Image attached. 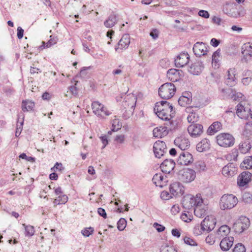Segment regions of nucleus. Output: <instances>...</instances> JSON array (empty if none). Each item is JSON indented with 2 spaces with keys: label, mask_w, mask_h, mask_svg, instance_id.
<instances>
[{
  "label": "nucleus",
  "mask_w": 252,
  "mask_h": 252,
  "mask_svg": "<svg viewBox=\"0 0 252 252\" xmlns=\"http://www.w3.org/2000/svg\"><path fill=\"white\" fill-rule=\"evenodd\" d=\"M98 214L101 217H102L104 219L107 218V214L105 212V210L102 208H98L97 209Z\"/></svg>",
  "instance_id": "0e129e2a"
},
{
  "label": "nucleus",
  "mask_w": 252,
  "mask_h": 252,
  "mask_svg": "<svg viewBox=\"0 0 252 252\" xmlns=\"http://www.w3.org/2000/svg\"><path fill=\"white\" fill-rule=\"evenodd\" d=\"M92 108L93 113L97 117L104 118L105 116H109L111 113L103 104L99 101H94L92 103Z\"/></svg>",
  "instance_id": "423d86ee"
},
{
  "label": "nucleus",
  "mask_w": 252,
  "mask_h": 252,
  "mask_svg": "<svg viewBox=\"0 0 252 252\" xmlns=\"http://www.w3.org/2000/svg\"><path fill=\"white\" fill-rule=\"evenodd\" d=\"M243 95L241 93H236L233 90H231V95L230 98L233 100H239L242 99Z\"/></svg>",
  "instance_id": "09e8293b"
},
{
  "label": "nucleus",
  "mask_w": 252,
  "mask_h": 252,
  "mask_svg": "<svg viewBox=\"0 0 252 252\" xmlns=\"http://www.w3.org/2000/svg\"><path fill=\"white\" fill-rule=\"evenodd\" d=\"M115 140L119 143H123L125 140V136L123 134L117 135Z\"/></svg>",
  "instance_id": "774afa93"
},
{
  "label": "nucleus",
  "mask_w": 252,
  "mask_h": 252,
  "mask_svg": "<svg viewBox=\"0 0 252 252\" xmlns=\"http://www.w3.org/2000/svg\"><path fill=\"white\" fill-rule=\"evenodd\" d=\"M130 42V38L129 35L128 34L123 35L119 41L117 46L115 47V51L118 53L122 52L123 50H125L128 48Z\"/></svg>",
  "instance_id": "4468645a"
},
{
  "label": "nucleus",
  "mask_w": 252,
  "mask_h": 252,
  "mask_svg": "<svg viewBox=\"0 0 252 252\" xmlns=\"http://www.w3.org/2000/svg\"><path fill=\"white\" fill-rule=\"evenodd\" d=\"M189 56L187 53L179 54L175 60V64L177 67H183L189 62Z\"/></svg>",
  "instance_id": "a211bd4d"
},
{
  "label": "nucleus",
  "mask_w": 252,
  "mask_h": 252,
  "mask_svg": "<svg viewBox=\"0 0 252 252\" xmlns=\"http://www.w3.org/2000/svg\"><path fill=\"white\" fill-rule=\"evenodd\" d=\"M168 133L167 127L165 126L157 127L153 131L154 136L157 138H162L167 135Z\"/></svg>",
  "instance_id": "cd10ccee"
},
{
  "label": "nucleus",
  "mask_w": 252,
  "mask_h": 252,
  "mask_svg": "<svg viewBox=\"0 0 252 252\" xmlns=\"http://www.w3.org/2000/svg\"><path fill=\"white\" fill-rule=\"evenodd\" d=\"M181 220L186 222L191 221L193 219L192 214L188 211H185L180 217Z\"/></svg>",
  "instance_id": "c03bdc74"
},
{
  "label": "nucleus",
  "mask_w": 252,
  "mask_h": 252,
  "mask_svg": "<svg viewBox=\"0 0 252 252\" xmlns=\"http://www.w3.org/2000/svg\"><path fill=\"white\" fill-rule=\"evenodd\" d=\"M178 176L179 180L182 182L189 183L195 179L196 172L194 170L190 168L184 169L180 171Z\"/></svg>",
  "instance_id": "1a4fd4ad"
},
{
  "label": "nucleus",
  "mask_w": 252,
  "mask_h": 252,
  "mask_svg": "<svg viewBox=\"0 0 252 252\" xmlns=\"http://www.w3.org/2000/svg\"><path fill=\"white\" fill-rule=\"evenodd\" d=\"M126 221L124 218H121L117 222V228L119 230L122 231L126 227Z\"/></svg>",
  "instance_id": "8fccbe9b"
},
{
  "label": "nucleus",
  "mask_w": 252,
  "mask_h": 252,
  "mask_svg": "<svg viewBox=\"0 0 252 252\" xmlns=\"http://www.w3.org/2000/svg\"><path fill=\"white\" fill-rule=\"evenodd\" d=\"M234 241L233 237L223 238L220 242V246L223 251H227L232 247Z\"/></svg>",
  "instance_id": "bb28decb"
},
{
  "label": "nucleus",
  "mask_w": 252,
  "mask_h": 252,
  "mask_svg": "<svg viewBox=\"0 0 252 252\" xmlns=\"http://www.w3.org/2000/svg\"><path fill=\"white\" fill-rule=\"evenodd\" d=\"M170 192L173 196H180L185 193V188L180 182H174L171 184Z\"/></svg>",
  "instance_id": "2eb2a0df"
},
{
  "label": "nucleus",
  "mask_w": 252,
  "mask_h": 252,
  "mask_svg": "<svg viewBox=\"0 0 252 252\" xmlns=\"http://www.w3.org/2000/svg\"><path fill=\"white\" fill-rule=\"evenodd\" d=\"M152 181L154 184L159 188H163L166 186L167 180L166 176L161 173H158L155 174L153 177Z\"/></svg>",
  "instance_id": "f3484780"
},
{
  "label": "nucleus",
  "mask_w": 252,
  "mask_h": 252,
  "mask_svg": "<svg viewBox=\"0 0 252 252\" xmlns=\"http://www.w3.org/2000/svg\"><path fill=\"white\" fill-rule=\"evenodd\" d=\"M203 68L202 63L200 61H197L191 64L188 70L192 74L198 75L202 72Z\"/></svg>",
  "instance_id": "a878e982"
},
{
  "label": "nucleus",
  "mask_w": 252,
  "mask_h": 252,
  "mask_svg": "<svg viewBox=\"0 0 252 252\" xmlns=\"http://www.w3.org/2000/svg\"><path fill=\"white\" fill-rule=\"evenodd\" d=\"M115 119L113 120L112 124V129L111 131H109L108 134L110 135L112 133V131H117L120 129L122 126V124L120 122L119 119L117 118L116 116H114Z\"/></svg>",
  "instance_id": "4c0bfd02"
},
{
  "label": "nucleus",
  "mask_w": 252,
  "mask_h": 252,
  "mask_svg": "<svg viewBox=\"0 0 252 252\" xmlns=\"http://www.w3.org/2000/svg\"><path fill=\"white\" fill-rule=\"evenodd\" d=\"M153 150L156 157L160 158L167 151L165 142L160 140L156 141L154 144Z\"/></svg>",
  "instance_id": "9b49d317"
},
{
  "label": "nucleus",
  "mask_w": 252,
  "mask_h": 252,
  "mask_svg": "<svg viewBox=\"0 0 252 252\" xmlns=\"http://www.w3.org/2000/svg\"><path fill=\"white\" fill-rule=\"evenodd\" d=\"M217 143L221 147H228L234 145V138L232 135L227 133H222L216 137Z\"/></svg>",
  "instance_id": "0eeeda50"
},
{
  "label": "nucleus",
  "mask_w": 252,
  "mask_h": 252,
  "mask_svg": "<svg viewBox=\"0 0 252 252\" xmlns=\"http://www.w3.org/2000/svg\"><path fill=\"white\" fill-rule=\"evenodd\" d=\"M243 201L248 204H252V194L248 192H244L242 196Z\"/></svg>",
  "instance_id": "49530a36"
},
{
  "label": "nucleus",
  "mask_w": 252,
  "mask_h": 252,
  "mask_svg": "<svg viewBox=\"0 0 252 252\" xmlns=\"http://www.w3.org/2000/svg\"><path fill=\"white\" fill-rule=\"evenodd\" d=\"M184 241L185 243L188 245L192 246H197V243L193 239L189 237H186L184 239Z\"/></svg>",
  "instance_id": "6e6d98bb"
},
{
  "label": "nucleus",
  "mask_w": 252,
  "mask_h": 252,
  "mask_svg": "<svg viewBox=\"0 0 252 252\" xmlns=\"http://www.w3.org/2000/svg\"><path fill=\"white\" fill-rule=\"evenodd\" d=\"M216 220L213 216L206 217L201 222L200 226L202 231H211L215 227Z\"/></svg>",
  "instance_id": "9d476101"
},
{
  "label": "nucleus",
  "mask_w": 252,
  "mask_h": 252,
  "mask_svg": "<svg viewBox=\"0 0 252 252\" xmlns=\"http://www.w3.org/2000/svg\"><path fill=\"white\" fill-rule=\"evenodd\" d=\"M175 163L173 159H166L160 164V167L162 172L170 173L174 168Z\"/></svg>",
  "instance_id": "6ab92c4d"
},
{
  "label": "nucleus",
  "mask_w": 252,
  "mask_h": 252,
  "mask_svg": "<svg viewBox=\"0 0 252 252\" xmlns=\"http://www.w3.org/2000/svg\"><path fill=\"white\" fill-rule=\"evenodd\" d=\"M246 249L242 244L238 243L236 244L233 250V252H245Z\"/></svg>",
  "instance_id": "3c124183"
},
{
  "label": "nucleus",
  "mask_w": 252,
  "mask_h": 252,
  "mask_svg": "<svg viewBox=\"0 0 252 252\" xmlns=\"http://www.w3.org/2000/svg\"><path fill=\"white\" fill-rule=\"evenodd\" d=\"M22 226L25 228V235L27 237L32 236L35 232L34 228L31 225H26L25 223L22 224Z\"/></svg>",
  "instance_id": "a19ab883"
},
{
  "label": "nucleus",
  "mask_w": 252,
  "mask_h": 252,
  "mask_svg": "<svg viewBox=\"0 0 252 252\" xmlns=\"http://www.w3.org/2000/svg\"><path fill=\"white\" fill-rule=\"evenodd\" d=\"M63 169V165L61 163L56 162L54 166L51 168V170L56 171H61Z\"/></svg>",
  "instance_id": "e2e57ef3"
},
{
  "label": "nucleus",
  "mask_w": 252,
  "mask_h": 252,
  "mask_svg": "<svg viewBox=\"0 0 252 252\" xmlns=\"http://www.w3.org/2000/svg\"><path fill=\"white\" fill-rule=\"evenodd\" d=\"M235 73V71L234 68H230L227 71L225 76V83L227 85L230 87L234 86L237 84Z\"/></svg>",
  "instance_id": "aec40b11"
},
{
  "label": "nucleus",
  "mask_w": 252,
  "mask_h": 252,
  "mask_svg": "<svg viewBox=\"0 0 252 252\" xmlns=\"http://www.w3.org/2000/svg\"><path fill=\"white\" fill-rule=\"evenodd\" d=\"M34 107V103L29 100H23L22 102V109L23 112L32 110Z\"/></svg>",
  "instance_id": "e433bc0d"
},
{
  "label": "nucleus",
  "mask_w": 252,
  "mask_h": 252,
  "mask_svg": "<svg viewBox=\"0 0 252 252\" xmlns=\"http://www.w3.org/2000/svg\"><path fill=\"white\" fill-rule=\"evenodd\" d=\"M221 124L219 122L213 123L208 128L207 132L210 135H213L221 129Z\"/></svg>",
  "instance_id": "c9c22d12"
},
{
  "label": "nucleus",
  "mask_w": 252,
  "mask_h": 252,
  "mask_svg": "<svg viewBox=\"0 0 252 252\" xmlns=\"http://www.w3.org/2000/svg\"><path fill=\"white\" fill-rule=\"evenodd\" d=\"M210 142L207 138L203 139L196 145V150L199 152H203L210 149Z\"/></svg>",
  "instance_id": "c756f323"
},
{
  "label": "nucleus",
  "mask_w": 252,
  "mask_h": 252,
  "mask_svg": "<svg viewBox=\"0 0 252 252\" xmlns=\"http://www.w3.org/2000/svg\"><path fill=\"white\" fill-rule=\"evenodd\" d=\"M154 111L159 119L164 121L170 120L174 114L173 106L166 101L157 102Z\"/></svg>",
  "instance_id": "f257e3e1"
},
{
  "label": "nucleus",
  "mask_w": 252,
  "mask_h": 252,
  "mask_svg": "<svg viewBox=\"0 0 252 252\" xmlns=\"http://www.w3.org/2000/svg\"><path fill=\"white\" fill-rule=\"evenodd\" d=\"M198 15L199 16L205 18H208L210 16L208 11L204 10H200L198 12Z\"/></svg>",
  "instance_id": "69168bd1"
},
{
  "label": "nucleus",
  "mask_w": 252,
  "mask_h": 252,
  "mask_svg": "<svg viewBox=\"0 0 252 252\" xmlns=\"http://www.w3.org/2000/svg\"><path fill=\"white\" fill-rule=\"evenodd\" d=\"M193 51L196 56H201L207 54V48L205 43L197 42L193 46Z\"/></svg>",
  "instance_id": "4be33fe9"
},
{
  "label": "nucleus",
  "mask_w": 252,
  "mask_h": 252,
  "mask_svg": "<svg viewBox=\"0 0 252 252\" xmlns=\"http://www.w3.org/2000/svg\"><path fill=\"white\" fill-rule=\"evenodd\" d=\"M58 37L57 36L50 35V39L46 42L47 48H49L55 45L58 41Z\"/></svg>",
  "instance_id": "de8ad7c7"
},
{
  "label": "nucleus",
  "mask_w": 252,
  "mask_h": 252,
  "mask_svg": "<svg viewBox=\"0 0 252 252\" xmlns=\"http://www.w3.org/2000/svg\"><path fill=\"white\" fill-rule=\"evenodd\" d=\"M236 114L240 118L248 121L247 125L252 126V111L248 105L238 104L236 106Z\"/></svg>",
  "instance_id": "7ed1b4c3"
},
{
  "label": "nucleus",
  "mask_w": 252,
  "mask_h": 252,
  "mask_svg": "<svg viewBox=\"0 0 252 252\" xmlns=\"http://www.w3.org/2000/svg\"><path fill=\"white\" fill-rule=\"evenodd\" d=\"M231 159L236 160L238 156V151L236 149H233L232 150L231 153L229 154Z\"/></svg>",
  "instance_id": "052dcab7"
},
{
  "label": "nucleus",
  "mask_w": 252,
  "mask_h": 252,
  "mask_svg": "<svg viewBox=\"0 0 252 252\" xmlns=\"http://www.w3.org/2000/svg\"><path fill=\"white\" fill-rule=\"evenodd\" d=\"M191 100L192 99H190L189 97L187 98L184 96H181L178 99V103L180 106L185 107L189 104Z\"/></svg>",
  "instance_id": "a18cd8bd"
},
{
  "label": "nucleus",
  "mask_w": 252,
  "mask_h": 252,
  "mask_svg": "<svg viewBox=\"0 0 252 252\" xmlns=\"http://www.w3.org/2000/svg\"><path fill=\"white\" fill-rule=\"evenodd\" d=\"M237 167L233 163H229L222 169V174L226 177L234 176L237 172Z\"/></svg>",
  "instance_id": "412c9836"
},
{
  "label": "nucleus",
  "mask_w": 252,
  "mask_h": 252,
  "mask_svg": "<svg viewBox=\"0 0 252 252\" xmlns=\"http://www.w3.org/2000/svg\"><path fill=\"white\" fill-rule=\"evenodd\" d=\"M94 231V229L92 227L86 228L82 230V234L86 237H89Z\"/></svg>",
  "instance_id": "13d9d810"
},
{
  "label": "nucleus",
  "mask_w": 252,
  "mask_h": 252,
  "mask_svg": "<svg viewBox=\"0 0 252 252\" xmlns=\"http://www.w3.org/2000/svg\"><path fill=\"white\" fill-rule=\"evenodd\" d=\"M207 207L203 205V204L196 206L194 209V213L198 218H203L206 215Z\"/></svg>",
  "instance_id": "2f4dec72"
},
{
  "label": "nucleus",
  "mask_w": 252,
  "mask_h": 252,
  "mask_svg": "<svg viewBox=\"0 0 252 252\" xmlns=\"http://www.w3.org/2000/svg\"><path fill=\"white\" fill-rule=\"evenodd\" d=\"M68 201V197L66 195L63 194L58 196L54 201L56 204H64Z\"/></svg>",
  "instance_id": "37998d69"
},
{
  "label": "nucleus",
  "mask_w": 252,
  "mask_h": 252,
  "mask_svg": "<svg viewBox=\"0 0 252 252\" xmlns=\"http://www.w3.org/2000/svg\"><path fill=\"white\" fill-rule=\"evenodd\" d=\"M252 174L248 172H243L238 178L237 184L240 187H244L251 180Z\"/></svg>",
  "instance_id": "5701e85b"
},
{
  "label": "nucleus",
  "mask_w": 252,
  "mask_h": 252,
  "mask_svg": "<svg viewBox=\"0 0 252 252\" xmlns=\"http://www.w3.org/2000/svg\"><path fill=\"white\" fill-rule=\"evenodd\" d=\"M240 166L242 168L250 169L252 168V156L246 157L241 163Z\"/></svg>",
  "instance_id": "ea45409f"
},
{
  "label": "nucleus",
  "mask_w": 252,
  "mask_h": 252,
  "mask_svg": "<svg viewBox=\"0 0 252 252\" xmlns=\"http://www.w3.org/2000/svg\"><path fill=\"white\" fill-rule=\"evenodd\" d=\"M193 161L192 155L188 152L182 151L178 158V162L183 165H189Z\"/></svg>",
  "instance_id": "ddd939ff"
},
{
  "label": "nucleus",
  "mask_w": 252,
  "mask_h": 252,
  "mask_svg": "<svg viewBox=\"0 0 252 252\" xmlns=\"http://www.w3.org/2000/svg\"><path fill=\"white\" fill-rule=\"evenodd\" d=\"M153 227L158 232H162L165 229V227L161 225V224H158V223L157 222H155L154 224H153Z\"/></svg>",
  "instance_id": "680f3d73"
},
{
  "label": "nucleus",
  "mask_w": 252,
  "mask_h": 252,
  "mask_svg": "<svg viewBox=\"0 0 252 252\" xmlns=\"http://www.w3.org/2000/svg\"><path fill=\"white\" fill-rule=\"evenodd\" d=\"M203 126L200 124H192L189 126L188 131L191 136L196 137L202 132Z\"/></svg>",
  "instance_id": "b1692460"
},
{
  "label": "nucleus",
  "mask_w": 252,
  "mask_h": 252,
  "mask_svg": "<svg viewBox=\"0 0 252 252\" xmlns=\"http://www.w3.org/2000/svg\"><path fill=\"white\" fill-rule=\"evenodd\" d=\"M230 232V228L226 225L221 226L217 231V235L220 238L228 235Z\"/></svg>",
  "instance_id": "58836bf2"
},
{
  "label": "nucleus",
  "mask_w": 252,
  "mask_h": 252,
  "mask_svg": "<svg viewBox=\"0 0 252 252\" xmlns=\"http://www.w3.org/2000/svg\"><path fill=\"white\" fill-rule=\"evenodd\" d=\"M250 225L249 219L246 217L241 216L233 225L232 228L237 233H241L247 229Z\"/></svg>",
  "instance_id": "6e6552de"
},
{
  "label": "nucleus",
  "mask_w": 252,
  "mask_h": 252,
  "mask_svg": "<svg viewBox=\"0 0 252 252\" xmlns=\"http://www.w3.org/2000/svg\"><path fill=\"white\" fill-rule=\"evenodd\" d=\"M137 97L133 94H129L125 96L122 106L125 109L133 110L136 103Z\"/></svg>",
  "instance_id": "f8f14e48"
},
{
  "label": "nucleus",
  "mask_w": 252,
  "mask_h": 252,
  "mask_svg": "<svg viewBox=\"0 0 252 252\" xmlns=\"http://www.w3.org/2000/svg\"><path fill=\"white\" fill-rule=\"evenodd\" d=\"M181 74L179 70L172 68L167 71V77L172 82H177L181 79Z\"/></svg>",
  "instance_id": "393cba45"
},
{
  "label": "nucleus",
  "mask_w": 252,
  "mask_h": 252,
  "mask_svg": "<svg viewBox=\"0 0 252 252\" xmlns=\"http://www.w3.org/2000/svg\"><path fill=\"white\" fill-rule=\"evenodd\" d=\"M118 21V16L115 14H111L104 22V25L107 28L113 27Z\"/></svg>",
  "instance_id": "473e14b6"
},
{
  "label": "nucleus",
  "mask_w": 252,
  "mask_h": 252,
  "mask_svg": "<svg viewBox=\"0 0 252 252\" xmlns=\"http://www.w3.org/2000/svg\"><path fill=\"white\" fill-rule=\"evenodd\" d=\"M242 53L244 59L247 60V57L251 58L252 57V43L248 42L244 44L241 47Z\"/></svg>",
  "instance_id": "c85d7f7f"
},
{
  "label": "nucleus",
  "mask_w": 252,
  "mask_h": 252,
  "mask_svg": "<svg viewBox=\"0 0 252 252\" xmlns=\"http://www.w3.org/2000/svg\"><path fill=\"white\" fill-rule=\"evenodd\" d=\"M174 143L183 151L188 149L190 146V142L189 139L184 135L177 137L174 140Z\"/></svg>",
  "instance_id": "dca6fc26"
},
{
  "label": "nucleus",
  "mask_w": 252,
  "mask_h": 252,
  "mask_svg": "<svg viewBox=\"0 0 252 252\" xmlns=\"http://www.w3.org/2000/svg\"><path fill=\"white\" fill-rule=\"evenodd\" d=\"M231 90H226L224 89H220V90L219 97L221 99H226L230 97Z\"/></svg>",
  "instance_id": "79ce46f5"
},
{
  "label": "nucleus",
  "mask_w": 252,
  "mask_h": 252,
  "mask_svg": "<svg viewBox=\"0 0 252 252\" xmlns=\"http://www.w3.org/2000/svg\"><path fill=\"white\" fill-rule=\"evenodd\" d=\"M206 242L210 245H213L215 242V237L213 234L209 235L205 239Z\"/></svg>",
  "instance_id": "bf43d9fd"
},
{
  "label": "nucleus",
  "mask_w": 252,
  "mask_h": 252,
  "mask_svg": "<svg viewBox=\"0 0 252 252\" xmlns=\"http://www.w3.org/2000/svg\"><path fill=\"white\" fill-rule=\"evenodd\" d=\"M192 107H187L186 111L189 113V115L187 117L188 121L190 123H194L197 122L198 120V116L195 112H191Z\"/></svg>",
  "instance_id": "72a5a7b5"
},
{
  "label": "nucleus",
  "mask_w": 252,
  "mask_h": 252,
  "mask_svg": "<svg viewBox=\"0 0 252 252\" xmlns=\"http://www.w3.org/2000/svg\"><path fill=\"white\" fill-rule=\"evenodd\" d=\"M160 252H177L176 249L172 246H162L161 247Z\"/></svg>",
  "instance_id": "603ef678"
},
{
  "label": "nucleus",
  "mask_w": 252,
  "mask_h": 252,
  "mask_svg": "<svg viewBox=\"0 0 252 252\" xmlns=\"http://www.w3.org/2000/svg\"><path fill=\"white\" fill-rule=\"evenodd\" d=\"M176 91V87L173 84L166 83L159 87L158 94L161 98L168 99L173 96Z\"/></svg>",
  "instance_id": "20e7f679"
},
{
  "label": "nucleus",
  "mask_w": 252,
  "mask_h": 252,
  "mask_svg": "<svg viewBox=\"0 0 252 252\" xmlns=\"http://www.w3.org/2000/svg\"><path fill=\"white\" fill-rule=\"evenodd\" d=\"M238 202V198L232 194L223 195L220 201V207L222 210H229L235 207Z\"/></svg>",
  "instance_id": "f03ea898"
},
{
  "label": "nucleus",
  "mask_w": 252,
  "mask_h": 252,
  "mask_svg": "<svg viewBox=\"0 0 252 252\" xmlns=\"http://www.w3.org/2000/svg\"><path fill=\"white\" fill-rule=\"evenodd\" d=\"M195 166L196 169L198 170L199 171H204L206 168L205 163L201 161L196 162Z\"/></svg>",
  "instance_id": "5fc2aeb1"
},
{
  "label": "nucleus",
  "mask_w": 252,
  "mask_h": 252,
  "mask_svg": "<svg viewBox=\"0 0 252 252\" xmlns=\"http://www.w3.org/2000/svg\"><path fill=\"white\" fill-rule=\"evenodd\" d=\"M24 123V115L20 113L18 115L17 122L16 125V129L15 131V136L18 137L23 129V125Z\"/></svg>",
  "instance_id": "7c9ffc66"
},
{
  "label": "nucleus",
  "mask_w": 252,
  "mask_h": 252,
  "mask_svg": "<svg viewBox=\"0 0 252 252\" xmlns=\"http://www.w3.org/2000/svg\"><path fill=\"white\" fill-rule=\"evenodd\" d=\"M203 203V199L200 194H197L195 196L188 195L186 196L183 201V205L184 208L190 209L193 207L200 205Z\"/></svg>",
  "instance_id": "39448f33"
},
{
  "label": "nucleus",
  "mask_w": 252,
  "mask_h": 252,
  "mask_svg": "<svg viewBox=\"0 0 252 252\" xmlns=\"http://www.w3.org/2000/svg\"><path fill=\"white\" fill-rule=\"evenodd\" d=\"M220 50H218L215 52L212 55V63H217L219 61V58L220 54Z\"/></svg>",
  "instance_id": "864d4df0"
},
{
  "label": "nucleus",
  "mask_w": 252,
  "mask_h": 252,
  "mask_svg": "<svg viewBox=\"0 0 252 252\" xmlns=\"http://www.w3.org/2000/svg\"><path fill=\"white\" fill-rule=\"evenodd\" d=\"M172 194L171 193H168L166 191H163L161 192L160 194L161 198L163 200H168L171 198L173 197Z\"/></svg>",
  "instance_id": "4d7b16f0"
},
{
  "label": "nucleus",
  "mask_w": 252,
  "mask_h": 252,
  "mask_svg": "<svg viewBox=\"0 0 252 252\" xmlns=\"http://www.w3.org/2000/svg\"><path fill=\"white\" fill-rule=\"evenodd\" d=\"M100 138L101 140L102 143L103 144L102 148H104L106 145L108 144V140L107 136L106 135L101 136L100 137Z\"/></svg>",
  "instance_id": "338daca9"
},
{
  "label": "nucleus",
  "mask_w": 252,
  "mask_h": 252,
  "mask_svg": "<svg viewBox=\"0 0 252 252\" xmlns=\"http://www.w3.org/2000/svg\"><path fill=\"white\" fill-rule=\"evenodd\" d=\"M252 143L248 140L240 143L239 145V150L242 154L247 153L252 148Z\"/></svg>",
  "instance_id": "f704fd0d"
}]
</instances>
